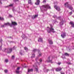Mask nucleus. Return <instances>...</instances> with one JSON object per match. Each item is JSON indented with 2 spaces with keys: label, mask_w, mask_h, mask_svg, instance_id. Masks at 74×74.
Returning a JSON list of instances; mask_svg holds the SVG:
<instances>
[{
  "label": "nucleus",
  "mask_w": 74,
  "mask_h": 74,
  "mask_svg": "<svg viewBox=\"0 0 74 74\" xmlns=\"http://www.w3.org/2000/svg\"><path fill=\"white\" fill-rule=\"evenodd\" d=\"M5 51H7V52L8 53H11V52L12 51V49L11 48H10L8 49H5Z\"/></svg>",
  "instance_id": "obj_5"
},
{
  "label": "nucleus",
  "mask_w": 74,
  "mask_h": 74,
  "mask_svg": "<svg viewBox=\"0 0 74 74\" xmlns=\"http://www.w3.org/2000/svg\"><path fill=\"white\" fill-rule=\"evenodd\" d=\"M19 69H20V68H19V67L17 69V70H19Z\"/></svg>",
  "instance_id": "obj_42"
},
{
  "label": "nucleus",
  "mask_w": 74,
  "mask_h": 74,
  "mask_svg": "<svg viewBox=\"0 0 74 74\" xmlns=\"http://www.w3.org/2000/svg\"><path fill=\"white\" fill-rule=\"evenodd\" d=\"M50 28L48 27L47 28V32L48 33H51V32H52V33H55V31H54V29L53 28V26L51 25H50Z\"/></svg>",
  "instance_id": "obj_2"
},
{
  "label": "nucleus",
  "mask_w": 74,
  "mask_h": 74,
  "mask_svg": "<svg viewBox=\"0 0 74 74\" xmlns=\"http://www.w3.org/2000/svg\"><path fill=\"white\" fill-rule=\"evenodd\" d=\"M1 46L0 47V50H1Z\"/></svg>",
  "instance_id": "obj_45"
},
{
  "label": "nucleus",
  "mask_w": 74,
  "mask_h": 74,
  "mask_svg": "<svg viewBox=\"0 0 74 74\" xmlns=\"http://www.w3.org/2000/svg\"><path fill=\"white\" fill-rule=\"evenodd\" d=\"M64 5H65V7H67V8H69V9H70V10H72V11L73 10V8L72 6H70V5H69V4L68 3V2H67L65 3Z\"/></svg>",
  "instance_id": "obj_4"
},
{
  "label": "nucleus",
  "mask_w": 74,
  "mask_h": 74,
  "mask_svg": "<svg viewBox=\"0 0 74 74\" xmlns=\"http://www.w3.org/2000/svg\"><path fill=\"white\" fill-rule=\"evenodd\" d=\"M61 36L62 38H64L66 36V33L64 32L61 34Z\"/></svg>",
  "instance_id": "obj_9"
},
{
  "label": "nucleus",
  "mask_w": 74,
  "mask_h": 74,
  "mask_svg": "<svg viewBox=\"0 0 74 74\" xmlns=\"http://www.w3.org/2000/svg\"><path fill=\"white\" fill-rule=\"evenodd\" d=\"M40 64H41V62H36L35 64L34 65H33V67H35L34 71H36V72H38V71L37 65H39Z\"/></svg>",
  "instance_id": "obj_3"
},
{
  "label": "nucleus",
  "mask_w": 74,
  "mask_h": 74,
  "mask_svg": "<svg viewBox=\"0 0 74 74\" xmlns=\"http://www.w3.org/2000/svg\"><path fill=\"white\" fill-rule=\"evenodd\" d=\"M0 20H4V18H1L0 17Z\"/></svg>",
  "instance_id": "obj_33"
},
{
  "label": "nucleus",
  "mask_w": 74,
  "mask_h": 74,
  "mask_svg": "<svg viewBox=\"0 0 74 74\" xmlns=\"http://www.w3.org/2000/svg\"><path fill=\"white\" fill-rule=\"evenodd\" d=\"M68 64H71V63L70 62H68Z\"/></svg>",
  "instance_id": "obj_50"
},
{
  "label": "nucleus",
  "mask_w": 74,
  "mask_h": 74,
  "mask_svg": "<svg viewBox=\"0 0 74 74\" xmlns=\"http://www.w3.org/2000/svg\"><path fill=\"white\" fill-rule=\"evenodd\" d=\"M49 42L50 44H53V42L51 40H49Z\"/></svg>",
  "instance_id": "obj_18"
},
{
  "label": "nucleus",
  "mask_w": 74,
  "mask_h": 74,
  "mask_svg": "<svg viewBox=\"0 0 74 74\" xmlns=\"http://www.w3.org/2000/svg\"><path fill=\"white\" fill-rule=\"evenodd\" d=\"M3 41V40H2V39H1V40H0V42H2Z\"/></svg>",
  "instance_id": "obj_49"
},
{
  "label": "nucleus",
  "mask_w": 74,
  "mask_h": 74,
  "mask_svg": "<svg viewBox=\"0 0 74 74\" xmlns=\"http://www.w3.org/2000/svg\"><path fill=\"white\" fill-rule=\"evenodd\" d=\"M24 49L26 51H28V49L26 47H24Z\"/></svg>",
  "instance_id": "obj_26"
},
{
  "label": "nucleus",
  "mask_w": 74,
  "mask_h": 74,
  "mask_svg": "<svg viewBox=\"0 0 74 74\" xmlns=\"http://www.w3.org/2000/svg\"><path fill=\"white\" fill-rule=\"evenodd\" d=\"M57 64H58V65H60V64H61V62H58Z\"/></svg>",
  "instance_id": "obj_38"
},
{
  "label": "nucleus",
  "mask_w": 74,
  "mask_h": 74,
  "mask_svg": "<svg viewBox=\"0 0 74 74\" xmlns=\"http://www.w3.org/2000/svg\"><path fill=\"white\" fill-rule=\"evenodd\" d=\"M40 1L39 0H37V3H35L36 5H39L40 4Z\"/></svg>",
  "instance_id": "obj_13"
},
{
  "label": "nucleus",
  "mask_w": 74,
  "mask_h": 74,
  "mask_svg": "<svg viewBox=\"0 0 74 74\" xmlns=\"http://www.w3.org/2000/svg\"><path fill=\"white\" fill-rule=\"evenodd\" d=\"M13 6V4H11L8 6H5V7H12Z\"/></svg>",
  "instance_id": "obj_22"
},
{
  "label": "nucleus",
  "mask_w": 74,
  "mask_h": 74,
  "mask_svg": "<svg viewBox=\"0 0 74 74\" xmlns=\"http://www.w3.org/2000/svg\"><path fill=\"white\" fill-rule=\"evenodd\" d=\"M35 57V54H34V53L33 54H32V58H34Z\"/></svg>",
  "instance_id": "obj_28"
},
{
  "label": "nucleus",
  "mask_w": 74,
  "mask_h": 74,
  "mask_svg": "<svg viewBox=\"0 0 74 74\" xmlns=\"http://www.w3.org/2000/svg\"><path fill=\"white\" fill-rule=\"evenodd\" d=\"M8 38H11V37H8Z\"/></svg>",
  "instance_id": "obj_53"
},
{
  "label": "nucleus",
  "mask_w": 74,
  "mask_h": 74,
  "mask_svg": "<svg viewBox=\"0 0 74 74\" xmlns=\"http://www.w3.org/2000/svg\"><path fill=\"white\" fill-rule=\"evenodd\" d=\"M51 71H53L54 70H53V69H51Z\"/></svg>",
  "instance_id": "obj_54"
},
{
  "label": "nucleus",
  "mask_w": 74,
  "mask_h": 74,
  "mask_svg": "<svg viewBox=\"0 0 74 74\" xmlns=\"http://www.w3.org/2000/svg\"><path fill=\"white\" fill-rule=\"evenodd\" d=\"M43 3H46V1L45 0H44L43 1V2H42Z\"/></svg>",
  "instance_id": "obj_35"
},
{
  "label": "nucleus",
  "mask_w": 74,
  "mask_h": 74,
  "mask_svg": "<svg viewBox=\"0 0 74 74\" xmlns=\"http://www.w3.org/2000/svg\"><path fill=\"white\" fill-rule=\"evenodd\" d=\"M16 73H18V74L19 73V71H16Z\"/></svg>",
  "instance_id": "obj_36"
},
{
  "label": "nucleus",
  "mask_w": 74,
  "mask_h": 74,
  "mask_svg": "<svg viewBox=\"0 0 74 74\" xmlns=\"http://www.w3.org/2000/svg\"><path fill=\"white\" fill-rule=\"evenodd\" d=\"M39 62H42V59H40L39 60Z\"/></svg>",
  "instance_id": "obj_37"
},
{
  "label": "nucleus",
  "mask_w": 74,
  "mask_h": 74,
  "mask_svg": "<svg viewBox=\"0 0 74 74\" xmlns=\"http://www.w3.org/2000/svg\"><path fill=\"white\" fill-rule=\"evenodd\" d=\"M70 23L71 24L72 27H74V23L73 22V21H71L70 22Z\"/></svg>",
  "instance_id": "obj_16"
},
{
  "label": "nucleus",
  "mask_w": 74,
  "mask_h": 74,
  "mask_svg": "<svg viewBox=\"0 0 74 74\" xmlns=\"http://www.w3.org/2000/svg\"><path fill=\"white\" fill-rule=\"evenodd\" d=\"M38 57H37L36 59V61H37V60H38Z\"/></svg>",
  "instance_id": "obj_41"
},
{
  "label": "nucleus",
  "mask_w": 74,
  "mask_h": 74,
  "mask_svg": "<svg viewBox=\"0 0 74 74\" xmlns=\"http://www.w3.org/2000/svg\"><path fill=\"white\" fill-rule=\"evenodd\" d=\"M27 7V8H28V7Z\"/></svg>",
  "instance_id": "obj_56"
},
{
  "label": "nucleus",
  "mask_w": 74,
  "mask_h": 74,
  "mask_svg": "<svg viewBox=\"0 0 74 74\" xmlns=\"http://www.w3.org/2000/svg\"><path fill=\"white\" fill-rule=\"evenodd\" d=\"M19 0H14V1H18Z\"/></svg>",
  "instance_id": "obj_47"
},
{
  "label": "nucleus",
  "mask_w": 74,
  "mask_h": 74,
  "mask_svg": "<svg viewBox=\"0 0 74 74\" xmlns=\"http://www.w3.org/2000/svg\"><path fill=\"white\" fill-rule=\"evenodd\" d=\"M54 8L58 11H60V7H59V6H57L56 5H55L54 6Z\"/></svg>",
  "instance_id": "obj_7"
},
{
  "label": "nucleus",
  "mask_w": 74,
  "mask_h": 74,
  "mask_svg": "<svg viewBox=\"0 0 74 74\" xmlns=\"http://www.w3.org/2000/svg\"><path fill=\"white\" fill-rule=\"evenodd\" d=\"M13 11L14 12L15 11H16V10H15L14 9H13Z\"/></svg>",
  "instance_id": "obj_39"
},
{
  "label": "nucleus",
  "mask_w": 74,
  "mask_h": 74,
  "mask_svg": "<svg viewBox=\"0 0 74 74\" xmlns=\"http://www.w3.org/2000/svg\"><path fill=\"white\" fill-rule=\"evenodd\" d=\"M37 51V49H34L32 51V53H34V52H36Z\"/></svg>",
  "instance_id": "obj_24"
},
{
  "label": "nucleus",
  "mask_w": 74,
  "mask_h": 74,
  "mask_svg": "<svg viewBox=\"0 0 74 74\" xmlns=\"http://www.w3.org/2000/svg\"><path fill=\"white\" fill-rule=\"evenodd\" d=\"M61 21V22L60 23V25H63V20L62 19H61V18L60 20Z\"/></svg>",
  "instance_id": "obj_12"
},
{
  "label": "nucleus",
  "mask_w": 74,
  "mask_h": 74,
  "mask_svg": "<svg viewBox=\"0 0 74 74\" xmlns=\"http://www.w3.org/2000/svg\"><path fill=\"white\" fill-rule=\"evenodd\" d=\"M9 16L10 17H12V15H9Z\"/></svg>",
  "instance_id": "obj_44"
},
{
  "label": "nucleus",
  "mask_w": 74,
  "mask_h": 74,
  "mask_svg": "<svg viewBox=\"0 0 74 74\" xmlns=\"http://www.w3.org/2000/svg\"><path fill=\"white\" fill-rule=\"evenodd\" d=\"M24 49L26 51H28V49L26 47H24Z\"/></svg>",
  "instance_id": "obj_27"
},
{
  "label": "nucleus",
  "mask_w": 74,
  "mask_h": 74,
  "mask_svg": "<svg viewBox=\"0 0 74 74\" xmlns=\"http://www.w3.org/2000/svg\"><path fill=\"white\" fill-rule=\"evenodd\" d=\"M4 71L5 73H7V71H8L7 70H4Z\"/></svg>",
  "instance_id": "obj_34"
},
{
  "label": "nucleus",
  "mask_w": 74,
  "mask_h": 74,
  "mask_svg": "<svg viewBox=\"0 0 74 74\" xmlns=\"http://www.w3.org/2000/svg\"><path fill=\"white\" fill-rule=\"evenodd\" d=\"M24 53V51L22 50H21V52H20V54L21 55H22V53Z\"/></svg>",
  "instance_id": "obj_23"
},
{
  "label": "nucleus",
  "mask_w": 74,
  "mask_h": 74,
  "mask_svg": "<svg viewBox=\"0 0 74 74\" xmlns=\"http://www.w3.org/2000/svg\"><path fill=\"white\" fill-rule=\"evenodd\" d=\"M73 12H70L69 13H70V14H71V15L72 14Z\"/></svg>",
  "instance_id": "obj_46"
},
{
  "label": "nucleus",
  "mask_w": 74,
  "mask_h": 74,
  "mask_svg": "<svg viewBox=\"0 0 74 74\" xmlns=\"http://www.w3.org/2000/svg\"><path fill=\"white\" fill-rule=\"evenodd\" d=\"M61 74H64V73H61Z\"/></svg>",
  "instance_id": "obj_52"
},
{
  "label": "nucleus",
  "mask_w": 74,
  "mask_h": 74,
  "mask_svg": "<svg viewBox=\"0 0 74 74\" xmlns=\"http://www.w3.org/2000/svg\"><path fill=\"white\" fill-rule=\"evenodd\" d=\"M28 3L30 4L31 5H32L33 4V3H32V1H31V0H29L28 1Z\"/></svg>",
  "instance_id": "obj_20"
},
{
  "label": "nucleus",
  "mask_w": 74,
  "mask_h": 74,
  "mask_svg": "<svg viewBox=\"0 0 74 74\" xmlns=\"http://www.w3.org/2000/svg\"><path fill=\"white\" fill-rule=\"evenodd\" d=\"M51 9V6L48 4H47L46 5H44L40 7V10L41 11H47V9Z\"/></svg>",
  "instance_id": "obj_1"
},
{
  "label": "nucleus",
  "mask_w": 74,
  "mask_h": 74,
  "mask_svg": "<svg viewBox=\"0 0 74 74\" xmlns=\"http://www.w3.org/2000/svg\"><path fill=\"white\" fill-rule=\"evenodd\" d=\"M15 58V57L14 56H12V59H14Z\"/></svg>",
  "instance_id": "obj_31"
},
{
  "label": "nucleus",
  "mask_w": 74,
  "mask_h": 74,
  "mask_svg": "<svg viewBox=\"0 0 74 74\" xmlns=\"http://www.w3.org/2000/svg\"><path fill=\"white\" fill-rule=\"evenodd\" d=\"M15 49V46H14L13 48V49Z\"/></svg>",
  "instance_id": "obj_48"
},
{
  "label": "nucleus",
  "mask_w": 74,
  "mask_h": 74,
  "mask_svg": "<svg viewBox=\"0 0 74 74\" xmlns=\"http://www.w3.org/2000/svg\"><path fill=\"white\" fill-rule=\"evenodd\" d=\"M41 56V53L39 54V56Z\"/></svg>",
  "instance_id": "obj_40"
},
{
  "label": "nucleus",
  "mask_w": 74,
  "mask_h": 74,
  "mask_svg": "<svg viewBox=\"0 0 74 74\" xmlns=\"http://www.w3.org/2000/svg\"><path fill=\"white\" fill-rule=\"evenodd\" d=\"M5 27V25H1V27Z\"/></svg>",
  "instance_id": "obj_32"
},
{
  "label": "nucleus",
  "mask_w": 74,
  "mask_h": 74,
  "mask_svg": "<svg viewBox=\"0 0 74 74\" xmlns=\"http://www.w3.org/2000/svg\"><path fill=\"white\" fill-rule=\"evenodd\" d=\"M22 37L23 38H25V37H26V36L25 35H23L22 36Z\"/></svg>",
  "instance_id": "obj_25"
},
{
  "label": "nucleus",
  "mask_w": 74,
  "mask_h": 74,
  "mask_svg": "<svg viewBox=\"0 0 74 74\" xmlns=\"http://www.w3.org/2000/svg\"><path fill=\"white\" fill-rule=\"evenodd\" d=\"M38 17V15L37 14L35 16H32V19H35V18H37Z\"/></svg>",
  "instance_id": "obj_14"
},
{
  "label": "nucleus",
  "mask_w": 74,
  "mask_h": 74,
  "mask_svg": "<svg viewBox=\"0 0 74 74\" xmlns=\"http://www.w3.org/2000/svg\"><path fill=\"white\" fill-rule=\"evenodd\" d=\"M52 58H51V57H49L48 58V59L47 60V62H49V63H53V62L52 61Z\"/></svg>",
  "instance_id": "obj_6"
},
{
  "label": "nucleus",
  "mask_w": 74,
  "mask_h": 74,
  "mask_svg": "<svg viewBox=\"0 0 74 74\" xmlns=\"http://www.w3.org/2000/svg\"><path fill=\"white\" fill-rule=\"evenodd\" d=\"M65 56H69V54L67 53H65Z\"/></svg>",
  "instance_id": "obj_29"
},
{
  "label": "nucleus",
  "mask_w": 74,
  "mask_h": 74,
  "mask_svg": "<svg viewBox=\"0 0 74 74\" xmlns=\"http://www.w3.org/2000/svg\"><path fill=\"white\" fill-rule=\"evenodd\" d=\"M33 71V69H28V73H29V72H30L31 71Z\"/></svg>",
  "instance_id": "obj_21"
},
{
  "label": "nucleus",
  "mask_w": 74,
  "mask_h": 74,
  "mask_svg": "<svg viewBox=\"0 0 74 74\" xmlns=\"http://www.w3.org/2000/svg\"><path fill=\"white\" fill-rule=\"evenodd\" d=\"M44 71L45 73H47L48 71H49V70L45 68L44 69Z\"/></svg>",
  "instance_id": "obj_17"
},
{
  "label": "nucleus",
  "mask_w": 74,
  "mask_h": 74,
  "mask_svg": "<svg viewBox=\"0 0 74 74\" xmlns=\"http://www.w3.org/2000/svg\"><path fill=\"white\" fill-rule=\"evenodd\" d=\"M72 48L73 49H74V46L72 47Z\"/></svg>",
  "instance_id": "obj_51"
},
{
  "label": "nucleus",
  "mask_w": 74,
  "mask_h": 74,
  "mask_svg": "<svg viewBox=\"0 0 74 74\" xmlns=\"http://www.w3.org/2000/svg\"><path fill=\"white\" fill-rule=\"evenodd\" d=\"M4 25L5 26H8V25H11V23H5L4 24Z\"/></svg>",
  "instance_id": "obj_15"
},
{
  "label": "nucleus",
  "mask_w": 74,
  "mask_h": 74,
  "mask_svg": "<svg viewBox=\"0 0 74 74\" xmlns=\"http://www.w3.org/2000/svg\"><path fill=\"white\" fill-rule=\"evenodd\" d=\"M5 61L6 63H7L8 62V59H6L5 60Z\"/></svg>",
  "instance_id": "obj_30"
},
{
  "label": "nucleus",
  "mask_w": 74,
  "mask_h": 74,
  "mask_svg": "<svg viewBox=\"0 0 74 74\" xmlns=\"http://www.w3.org/2000/svg\"><path fill=\"white\" fill-rule=\"evenodd\" d=\"M53 17L54 18H56L57 19H59V20H60V19H61L62 18L61 17H57L56 16H55V15Z\"/></svg>",
  "instance_id": "obj_11"
},
{
  "label": "nucleus",
  "mask_w": 74,
  "mask_h": 74,
  "mask_svg": "<svg viewBox=\"0 0 74 74\" xmlns=\"http://www.w3.org/2000/svg\"><path fill=\"white\" fill-rule=\"evenodd\" d=\"M65 56H62V58H65Z\"/></svg>",
  "instance_id": "obj_43"
},
{
  "label": "nucleus",
  "mask_w": 74,
  "mask_h": 74,
  "mask_svg": "<svg viewBox=\"0 0 74 74\" xmlns=\"http://www.w3.org/2000/svg\"><path fill=\"white\" fill-rule=\"evenodd\" d=\"M12 25H13L14 26H15L17 25V23L15 22H12Z\"/></svg>",
  "instance_id": "obj_10"
},
{
  "label": "nucleus",
  "mask_w": 74,
  "mask_h": 74,
  "mask_svg": "<svg viewBox=\"0 0 74 74\" xmlns=\"http://www.w3.org/2000/svg\"><path fill=\"white\" fill-rule=\"evenodd\" d=\"M62 70V68H61L58 67L56 69V71H60Z\"/></svg>",
  "instance_id": "obj_8"
},
{
  "label": "nucleus",
  "mask_w": 74,
  "mask_h": 74,
  "mask_svg": "<svg viewBox=\"0 0 74 74\" xmlns=\"http://www.w3.org/2000/svg\"><path fill=\"white\" fill-rule=\"evenodd\" d=\"M38 42H42V38H40L39 40H38Z\"/></svg>",
  "instance_id": "obj_19"
},
{
  "label": "nucleus",
  "mask_w": 74,
  "mask_h": 74,
  "mask_svg": "<svg viewBox=\"0 0 74 74\" xmlns=\"http://www.w3.org/2000/svg\"><path fill=\"white\" fill-rule=\"evenodd\" d=\"M24 67H26L25 66H24Z\"/></svg>",
  "instance_id": "obj_55"
}]
</instances>
